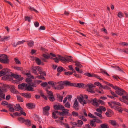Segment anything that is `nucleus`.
Masks as SVG:
<instances>
[{
  "instance_id": "obj_1",
  "label": "nucleus",
  "mask_w": 128,
  "mask_h": 128,
  "mask_svg": "<svg viewBox=\"0 0 128 128\" xmlns=\"http://www.w3.org/2000/svg\"><path fill=\"white\" fill-rule=\"evenodd\" d=\"M69 81L68 80L61 81L57 82V84H58L56 87H54L55 89L60 90L63 89L64 88L63 85H66V86H69Z\"/></svg>"
},
{
  "instance_id": "obj_2",
  "label": "nucleus",
  "mask_w": 128,
  "mask_h": 128,
  "mask_svg": "<svg viewBox=\"0 0 128 128\" xmlns=\"http://www.w3.org/2000/svg\"><path fill=\"white\" fill-rule=\"evenodd\" d=\"M0 62L6 64H9V60L8 57L7 55L4 54H0Z\"/></svg>"
},
{
  "instance_id": "obj_3",
  "label": "nucleus",
  "mask_w": 128,
  "mask_h": 128,
  "mask_svg": "<svg viewBox=\"0 0 128 128\" xmlns=\"http://www.w3.org/2000/svg\"><path fill=\"white\" fill-rule=\"evenodd\" d=\"M72 114L74 116H77L80 119L83 120L84 122H86L87 120V119L84 117V116L83 115H79L78 112L75 111H73L72 112Z\"/></svg>"
},
{
  "instance_id": "obj_4",
  "label": "nucleus",
  "mask_w": 128,
  "mask_h": 128,
  "mask_svg": "<svg viewBox=\"0 0 128 128\" xmlns=\"http://www.w3.org/2000/svg\"><path fill=\"white\" fill-rule=\"evenodd\" d=\"M118 95L122 96V101H124V100H126L128 101V94L124 90Z\"/></svg>"
},
{
  "instance_id": "obj_5",
  "label": "nucleus",
  "mask_w": 128,
  "mask_h": 128,
  "mask_svg": "<svg viewBox=\"0 0 128 128\" xmlns=\"http://www.w3.org/2000/svg\"><path fill=\"white\" fill-rule=\"evenodd\" d=\"M2 66L0 64V70L2 68ZM9 70L7 68H5L3 69L1 71H0V76H3L9 72Z\"/></svg>"
},
{
  "instance_id": "obj_6",
  "label": "nucleus",
  "mask_w": 128,
  "mask_h": 128,
  "mask_svg": "<svg viewBox=\"0 0 128 128\" xmlns=\"http://www.w3.org/2000/svg\"><path fill=\"white\" fill-rule=\"evenodd\" d=\"M50 107L48 106H47L43 108V114L44 115H46L48 116L49 115V110H50Z\"/></svg>"
},
{
  "instance_id": "obj_7",
  "label": "nucleus",
  "mask_w": 128,
  "mask_h": 128,
  "mask_svg": "<svg viewBox=\"0 0 128 128\" xmlns=\"http://www.w3.org/2000/svg\"><path fill=\"white\" fill-rule=\"evenodd\" d=\"M88 101L89 102L92 103L94 106H99V104L98 103L97 99L96 98H94L93 99L91 98L90 100H88Z\"/></svg>"
},
{
  "instance_id": "obj_8",
  "label": "nucleus",
  "mask_w": 128,
  "mask_h": 128,
  "mask_svg": "<svg viewBox=\"0 0 128 128\" xmlns=\"http://www.w3.org/2000/svg\"><path fill=\"white\" fill-rule=\"evenodd\" d=\"M32 72L36 75H38V74L37 72V71H39L40 70V67L38 66H32Z\"/></svg>"
},
{
  "instance_id": "obj_9",
  "label": "nucleus",
  "mask_w": 128,
  "mask_h": 128,
  "mask_svg": "<svg viewBox=\"0 0 128 128\" xmlns=\"http://www.w3.org/2000/svg\"><path fill=\"white\" fill-rule=\"evenodd\" d=\"M77 98L79 102L83 104V106L84 104H86L87 103L86 101L84 100V96L82 95H80V96L77 97Z\"/></svg>"
},
{
  "instance_id": "obj_10",
  "label": "nucleus",
  "mask_w": 128,
  "mask_h": 128,
  "mask_svg": "<svg viewBox=\"0 0 128 128\" xmlns=\"http://www.w3.org/2000/svg\"><path fill=\"white\" fill-rule=\"evenodd\" d=\"M69 86L78 87L79 88L82 87L84 86V84L82 83H70L69 82Z\"/></svg>"
},
{
  "instance_id": "obj_11",
  "label": "nucleus",
  "mask_w": 128,
  "mask_h": 128,
  "mask_svg": "<svg viewBox=\"0 0 128 128\" xmlns=\"http://www.w3.org/2000/svg\"><path fill=\"white\" fill-rule=\"evenodd\" d=\"M42 82V80H34L33 82H32L30 84L32 87H36L37 85L39 84Z\"/></svg>"
},
{
  "instance_id": "obj_12",
  "label": "nucleus",
  "mask_w": 128,
  "mask_h": 128,
  "mask_svg": "<svg viewBox=\"0 0 128 128\" xmlns=\"http://www.w3.org/2000/svg\"><path fill=\"white\" fill-rule=\"evenodd\" d=\"M62 112H59V115L62 116L68 115L69 113V110L64 108L62 109Z\"/></svg>"
},
{
  "instance_id": "obj_13",
  "label": "nucleus",
  "mask_w": 128,
  "mask_h": 128,
  "mask_svg": "<svg viewBox=\"0 0 128 128\" xmlns=\"http://www.w3.org/2000/svg\"><path fill=\"white\" fill-rule=\"evenodd\" d=\"M72 108L76 110H78L79 109L80 106L76 100L74 101Z\"/></svg>"
},
{
  "instance_id": "obj_14",
  "label": "nucleus",
  "mask_w": 128,
  "mask_h": 128,
  "mask_svg": "<svg viewBox=\"0 0 128 128\" xmlns=\"http://www.w3.org/2000/svg\"><path fill=\"white\" fill-rule=\"evenodd\" d=\"M112 87L115 90L117 89L118 90H116L115 92L116 93L118 94H120L121 92L123 90L116 86H114L113 85V86H112Z\"/></svg>"
},
{
  "instance_id": "obj_15",
  "label": "nucleus",
  "mask_w": 128,
  "mask_h": 128,
  "mask_svg": "<svg viewBox=\"0 0 128 128\" xmlns=\"http://www.w3.org/2000/svg\"><path fill=\"white\" fill-rule=\"evenodd\" d=\"M54 109L56 110H61L62 109L64 108V106L60 104L54 105Z\"/></svg>"
},
{
  "instance_id": "obj_16",
  "label": "nucleus",
  "mask_w": 128,
  "mask_h": 128,
  "mask_svg": "<svg viewBox=\"0 0 128 128\" xmlns=\"http://www.w3.org/2000/svg\"><path fill=\"white\" fill-rule=\"evenodd\" d=\"M26 84L24 83H22L21 84H19L18 85V88L20 89L25 90L24 87H26Z\"/></svg>"
},
{
  "instance_id": "obj_17",
  "label": "nucleus",
  "mask_w": 128,
  "mask_h": 128,
  "mask_svg": "<svg viewBox=\"0 0 128 128\" xmlns=\"http://www.w3.org/2000/svg\"><path fill=\"white\" fill-rule=\"evenodd\" d=\"M109 122L110 124L114 126H117V127H118L119 126V125L117 124L115 120H110L109 121Z\"/></svg>"
},
{
  "instance_id": "obj_18",
  "label": "nucleus",
  "mask_w": 128,
  "mask_h": 128,
  "mask_svg": "<svg viewBox=\"0 0 128 128\" xmlns=\"http://www.w3.org/2000/svg\"><path fill=\"white\" fill-rule=\"evenodd\" d=\"M32 87V86L30 85V84L28 86H27V85L26 86V87L25 88V90H27L28 91H34V90L33 88Z\"/></svg>"
},
{
  "instance_id": "obj_19",
  "label": "nucleus",
  "mask_w": 128,
  "mask_h": 128,
  "mask_svg": "<svg viewBox=\"0 0 128 128\" xmlns=\"http://www.w3.org/2000/svg\"><path fill=\"white\" fill-rule=\"evenodd\" d=\"M20 95L26 98H30L31 97V95L30 94L26 93H21Z\"/></svg>"
},
{
  "instance_id": "obj_20",
  "label": "nucleus",
  "mask_w": 128,
  "mask_h": 128,
  "mask_svg": "<svg viewBox=\"0 0 128 128\" xmlns=\"http://www.w3.org/2000/svg\"><path fill=\"white\" fill-rule=\"evenodd\" d=\"M26 106L28 108L30 109H32L35 108V106L32 103H28L26 104Z\"/></svg>"
},
{
  "instance_id": "obj_21",
  "label": "nucleus",
  "mask_w": 128,
  "mask_h": 128,
  "mask_svg": "<svg viewBox=\"0 0 128 128\" xmlns=\"http://www.w3.org/2000/svg\"><path fill=\"white\" fill-rule=\"evenodd\" d=\"M23 79V77H21V76L20 75V77L18 79V80H13L12 81L14 83H16V84H18L19 82V81H20L22 80Z\"/></svg>"
},
{
  "instance_id": "obj_22",
  "label": "nucleus",
  "mask_w": 128,
  "mask_h": 128,
  "mask_svg": "<svg viewBox=\"0 0 128 128\" xmlns=\"http://www.w3.org/2000/svg\"><path fill=\"white\" fill-rule=\"evenodd\" d=\"M96 122V120L94 119H93L92 120L90 121V124L92 126H94L95 127L96 126V124L95 123Z\"/></svg>"
},
{
  "instance_id": "obj_23",
  "label": "nucleus",
  "mask_w": 128,
  "mask_h": 128,
  "mask_svg": "<svg viewBox=\"0 0 128 128\" xmlns=\"http://www.w3.org/2000/svg\"><path fill=\"white\" fill-rule=\"evenodd\" d=\"M24 122H25V124L29 126H31V122L29 120H25Z\"/></svg>"
},
{
  "instance_id": "obj_24",
  "label": "nucleus",
  "mask_w": 128,
  "mask_h": 128,
  "mask_svg": "<svg viewBox=\"0 0 128 128\" xmlns=\"http://www.w3.org/2000/svg\"><path fill=\"white\" fill-rule=\"evenodd\" d=\"M57 96L58 99V100L60 102H62V101L63 96L60 95L59 94H57Z\"/></svg>"
},
{
  "instance_id": "obj_25",
  "label": "nucleus",
  "mask_w": 128,
  "mask_h": 128,
  "mask_svg": "<svg viewBox=\"0 0 128 128\" xmlns=\"http://www.w3.org/2000/svg\"><path fill=\"white\" fill-rule=\"evenodd\" d=\"M114 109L117 110L120 112H122V111L121 107L116 106H115Z\"/></svg>"
},
{
  "instance_id": "obj_26",
  "label": "nucleus",
  "mask_w": 128,
  "mask_h": 128,
  "mask_svg": "<svg viewBox=\"0 0 128 128\" xmlns=\"http://www.w3.org/2000/svg\"><path fill=\"white\" fill-rule=\"evenodd\" d=\"M7 90L6 88L4 86H2L1 88H0V92H6Z\"/></svg>"
},
{
  "instance_id": "obj_27",
  "label": "nucleus",
  "mask_w": 128,
  "mask_h": 128,
  "mask_svg": "<svg viewBox=\"0 0 128 128\" xmlns=\"http://www.w3.org/2000/svg\"><path fill=\"white\" fill-rule=\"evenodd\" d=\"M14 69L17 70L22 71L23 70V68L21 67L14 66Z\"/></svg>"
},
{
  "instance_id": "obj_28",
  "label": "nucleus",
  "mask_w": 128,
  "mask_h": 128,
  "mask_svg": "<svg viewBox=\"0 0 128 128\" xmlns=\"http://www.w3.org/2000/svg\"><path fill=\"white\" fill-rule=\"evenodd\" d=\"M58 58L59 59V60H60L62 62L64 61L65 62L66 60V58H65L64 57L61 56H60L59 55L58 56Z\"/></svg>"
},
{
  "instance_id": "obj_29",
  "label": "nucleus",
  "mask_w": 128,
  "mask_h": 128,
  "mask_svg": "<svg viewBox=\"0 0 128 128\" xmlns=\"http://www.w3.org/2000/svg\"><path fill=\"white\" fill-rule=\"evenodd\" d=\"M28 44V46H32L34 45V42L33 41L30 40L27 42Z\"/></svg>"
},
{
  "instance_id": "obj_30",
  "label": "nucleus",
  "mask_w": 128,
  "mask_h": 128,
  "mask_svg": "<svg viewBox=\"0 0 128 128\" xmlns=\"http://www.w3.org/2000/svg\"><path fill=\"white\" fill-rule=\"evenodd\" d=\"M36 63L38 65H40L41 64V60L38 58H36L35 59Z\"/></svg>"
},
{
  "instance_id": "obj_31",
  "label": "nucleus",
  "mask_w": 128,
  "mask_h": 128,
  "mask_svg": "<svg viewBox=\"0 0 128 128\" xmlns=\"http://www.w3.org/2000/svg\"><path fill=\"white\" fill-rule=\"evenodd\" d=\"M63 68L62 66H58L57 69V71L58 72H60L63 71Z\"/></svg>"
},
{
  "instance_id": "obj_32",
  "label": "nucleus",
  "mask_w": 128,
  "mask_h": 128,
  "mask_svg": "<svg viewBox=\"0 0 128 128\" xmlns=\"http://www.w3.org/2000/svg\"><path fill=\"white\" fill-rule=\"evenodd\" d=\"M10 36H4L3 38H2L0 40V41H3L5 40H7L9 39Z\"/></svg>"
},
{
  "instance_id": "obj_33",
  "label": "nucleus",
  "mask_w": 128,
  "mask_h": 128,
  "mask_svg": "<svg viewBox=\"0 0 128 128\" xmlns=\"http://www.w3.org/2000/svg\"><path fill=\"white\" fill-rule=\"evenodd\" d=\"M48 83L49 84L51 85L52 86H54L56 84V83L53 81H49L48 82Z\"/></svg>"
},
{
  "instance_id": "obj_34",
  "label": "nucleus",
  "mask_w": 128,
  "mask_h": 128,
  "mask_svg": "<svg viewBox=\"0 0 128 128\" xmlns=\"http://www.w3.org/2000/svg\"><path fill=\"white\" fill-rule=\"evenodd\" d=\"M101 128H109V126L107 124H101L100 125Z\"/></svg>"
},
{
  "instance_id": "obj_35",
  "label": "nucleus",
  "mask_w": 128,
  "mask_h": 128,
  "mask_svg": "<svg viewBox=\"0 0 128 128\" xmlns=\"http://www.w3.org/2000/svg\"><path fill=\"white\" fill-rule=\"evenodd\" d=\"M14 60L16 64H21V63L20 61L18 60V58H14Z\"/></svg>"
},
{
  "instance_id": "obj_36",
  "label": "nucleus",
  "mask_w": 128,
  "mask_h": 128,
  "mask_svg": "<svg viewBox=\"0 0 128 128\" xmlns=\"http://www.w3.org/2000/svg\"><path fill=\"white\" fill-rule=\"evenodd\" d=\"M5 94L3 92H0V97L4 99H5Z\"/></svg>"
},
{
  "instance_id": "obj_37",
  "label": "nucleus",
  "mask_w": 128,
  "mask_h": 128,
  "mask_svg": "<svg viewBox=\"0 0 128 128\" xmlns=\"http://www.w3.org/2000/svg\"><path fill=\"white\" fill-rule=\"evenodd\" d=\"M75 66H77L80 68L82 66L80 64V62H79L76 61L75 62Z\"/></svg>"
},
{
  "instance_id": "obj_38",
  "label": "nucleus",
  "mask_w": 128,
  "mask_h": 128,
  "mask_svg": "<svg viewBox=\"0 0 128 128\" xmlns=\"http://www.w3.org/2000/svg\"><path fill=\"white\" fill-rule=\"evenodd\" d=\"M94 114L95 115L98 116L99 117H100V118L101 119L104 118H102V115L101 114H100L99 113H98L96 112H94Z\"/></svg>"
},
{
  "instance_id": "obj_39",
  "label": "nucleus",
  "mask_w": 128,
  "mask_h": 128,
  "mask_svg": "<svg viewBox=\"0 0 128 128\" xmlns=\"http://www.w3.org/2000/svg\"><path fill=\"white\" fill-rule=\"evenodd\" d=\"M117 16L118 17L120 18H121L123 16V13L120 12L118 13Z\"/></svg>"
},
{
  "instance_id": "obj_40",
  "label": "nucleus",
  "mask_w": 128,
  "mask_h": 128,
  "mask_svg": "<svg viewBox=\"0 0 128 128\" xmlns=\"http://www.w3.org/2000/svg\"><path fill=\"white\" fill-rule=\"evenodd\" d=\"M46 91L48 95L50 96H53V94L52 92L48 91V90L47 88L46 89Z\"/></svg>"
},
{
  "instance_id": "obj_41",
  "label": "nucleus",
  "mask_w": 128,
  "mask_h": 128,
  "mask_svg": "<svg viewBox=\"0 0 128 128\" xmlns=\"http://www.w3.org/2000/svg\"><path fill=\"white\" fill-rule=\"evenodd\" d=\"M11 76L15 78L16 80H18V78L20 77V75L16 74H12Z\"/></svg>"
},
{
  "instance_id": "obj_42",
  "label": "nucleus",
  "mask_w": 128,
  "mask_h": 128,
  "mask_svg": "<svg viewBox=\"0 0 128 128\" xmlns=\"http://www.w3.org/2000/svg\"><path fill=\"white\" fill-rule=\"evenodd\" d=\"M17 100L19 102H22L23 101L22 98L19 96H17Z\"/></svg>"
},
{
  "instance_id": "obj_43",
  "label": "nucleus",
  "mask_w": 128,
  "mask_h": 128,
  "mask_svg": "<svg viewBox=\"0 0 128 128\" xmlns=\"http://www.w3.org/2000/svg\"><path fill=\"white\" fill-rule=\"evenodd\" d=\"M18 120L22 122H24L25 120L24 118L22 117L18 118Z\"/></svg>"
},
{
  "instance_id": "obj_44",
  "label": "nucleus",
  "mask_w": 128,
  "mask_h": 128,
  "mask_svg": "<svg viewBox=\"0 0 128 128\" xmlns=\"http://www.w3.org/2000/svg\"><path fill=\"white\" fill-rule=\"evenodd\" d=\"M64 106L68 108H70V104L69 102H67L64 104Z\"/></svg>"
},
{
  "instance_id": "obj_45",
  "label": "nucleus",
  "mask_w": 128,
  "mask_h": 128,
  "mask_svg": "<svg viewBox=\"0 0 128 128\" xmlns=\"http://www.w3.org/2000/svg\"><path fill=\"white\" fill-rule=\"evenodd\" d=\"M25 42V41L23 40L22 41H18L16 43V45H15L14 46V47H16L18 45L20 44H23V43H24V42Z\"/></svg>"
},
{
  "instance_id": "obj_46",
  "label": "nucleus",
  "mask_w": 128,
  "mask_h": 128,
  "mask_svg": "<svg viewBox=\"0 0 128 128\" xmlns=\"http://www.w3.org/2000/svg\"><path fill=\"white\" fill-rule=\"evenodd\" d=\"M73 72H64V74L66 75L70 76L72 74Z\"/></svg>"
},
{
  "instance_id": "obj_47",
  "label": "nucleus",
  "mask_w": 128,
  "mask_h": 128,
  "mask_svg": "<svg viewBox=\"0 0 128 128\" xmlns=\"http://www.w3.org/2000/svg\"><path fill=\"white\" fill-rule=\"evenodd\" d=\"M83 113L84 114V115H83L81 113H80V114L82 115H83L84 116H84H88V114L86 113V110L84 109L83 110Z\"/></svg>"
},
{
  "instance_id": "obj_48",
  "label": "nucleus",
  "mask_w": 128,
  "mask_h": 128,
  "mask_svg": "<svg viewBox=\"0 0 128 128\" xmlns=\"http://www.w3.org/2000/svg\"><path fill=\"white\" fill-rule=\"evenodd\" d=\"M88 116L89 117L92 118H96V116H94L90 113H89L88 114Z\"/></svg>"
},
{
  "instance_id": "obj_49",
  "label": "nucleus",
  "mask_w": 128,
  "mask_h": 128,
  "mask_svg": "<svg viewBox=\"0 0 128 128\" xmlns=\"http://www.w3.org/2000/svg\"><path fill=\"white\" fill-rule=\"evenodd\" d=\"M32 80L30 78H27L26 80V82L28 83H29L30 84V82H32Z\"/></svg>"
},
{
  "instance_id": "obj_50",
  "label": "nucleus",
  "mask_w": 128,
  "mask_h": 128,
  "mask_svg": "<svg viewBox=\"0 0 128 128\" xmlns=\"http://www.w3.org/2000/svg\"><path fill=\"white\" fill-rule=\"evenodd\" d=\"M39 73L40 74H42V75L44 76H46V73L44 71H42L40 70L39 71Z\"/></svg>"
},
{
  "instance_id": "obj_51",
  "label": "nucleus",
  "mask_w": 128,
  "mask_h": 128,
  "mask_svg": "<svg viewBox=\"0 0 128 128\" xmlns=\"http://www.w3.org/2000/svg\"><path fill=\"white\" fill-rule=\"evenodd\" d=\"M48 98L49 100L52 101H53L55 100L54 98L52 96H50L48 97Z\"/></svg>"
},
{
  "instance_id": "obj_52",
  "label": "nucleus",
  "mask_w": 128,
  "mask_h": 128,
  "mask_svg": "<svg viewBox=\"0 0 128 128\" xmlns=\"http://www.w3.org/2000/svg\"><path fill=\"white\" fill-rule=\"evenodd\" d=\"M52 118L55 119L57 118L58 117L56 115V114L53 112L52 113Z\"/></svg>"
},
{
  "instance_id": "obj_53",
  "label": "nucleus",
  "mask_w": 128,
  "mask_h": 128,
  "mask_svg": "<svg viewBox=\"0 0 128 128\" xmlns=\"http://www.w3.org/2000/svg\"><path fill=\"white\" fill-rule=\"evenodd\" d=\"M48 84L47 82H46L42 83L40 84L41 86L43 87H45Z\"/></svg>"
},
{
  "instance_id": "obj_54",
  "label": "nucleus",
  "mask_w": 128,
  "mask_h": 128,
  "mask_svg": "<svg viewBox=\"0 0 128 128\" xmlns=\"http://www.w3.org/2000/svg\"><path fill=\"white\" fill-rule=\"evenodd\" d=\"M108 104L109 106H110L112 108L114 109L116 106L112 105V103L110 102H108Z\"/></svg>"
},
{
  "instance_id": "obj_55",
  "label": "nucleus",
  "mask_w": 128,
  "mask_h": 128,
  "mask_svg": "<svg viewBox=\"0 0 128 128\" xmlns=\"http://www.w3.org/2000/svg\"><path fill=\"white\" fill-rule=\"evenodd\" d=\"M101 87L104 89L109 90L110 88H109L107 86H103L102 85V86H101Z\"/></svg>"
},
{
  "instance_id": "obj_56",
  "label": "nucleus",
  "mask_w": 128,
  "mask_h": 128,
  "mask_svg": "<svg viewBox=\"0 0 128 128\" xmlns=\"http://www.w3.org/2000/svg\"><path fill=\"white\" fill-rule=\"evenodd\" d=\"M93 77H95L96 78L99 79L100 80H102V79L99 76L96 75V74H93Z\"/></svg>"
},
{
  "instance_id": "obj_57",
  "label": "nucleus",
  "mask_w": 128,
  "mask_h": 128,
  "mask_svg": "<svg viewBox=\"0 0 128 128\" xmlns=\"http://www.w3.org/2000/svg\"><path fill=\"white\" fill-rule=\"evenodd\" d=\"M87 90L88 92H90L91 93H94L95 92L94 91H93L92 88H88L87 89Z\"/></svg>"
},
{
  "instance_id": "obj_58",
  "label": "nucleus",
  "mask_w": 128,
  "mask_h": 128,
  "mask_svg": "<svg viewBox=\"0 0 128 128\" xmlns=\"http://www.w3.org/2000/svg\"><path fill=\"white\" fill-rule=\"evenodd\" d=\"M94 74H91L90 73H87L86 74V75L87 76L89 77H93Z\"/></svg>"
},
{
  "instance_id": "obj_59",
  "label": "nucleus",
  "mask_w": 128,
  "mask_h": 128,
  "mask_svg": "<svg viewBox=\"0 0 128 128\" xmlns=\"http://www.w3.org/2000/svg\"><path fill=\"white\" fill-rule=\"evenodd\" d=\"M95 85L98 86H100L101 87L102 86V85L99 82H95L94 83Z\"/></svg>"
},
{
  "instance_id": "obj_60",
  "label": "nucleus",
  "mask_w": 128,
  "mask_h": 128,
  "mask_svg": "<svg viewBox=\"0 0 128 128\" xmlns=\"http://www.w3.org/2000/svg\"><path fill=\"white\" fill-rule=\"evenodd\" d=\"M1 104L3 106L6 105L8 104V102L6 101H3L2 102Z\"/></svg>"
},
{
  "instance_id": "obj_61",
  "label": "nucleus",
  "mask_w": 128,
  "mask_h": 128,
  "mask_svg": "<svg viewBox=\"0 0 128 128\" xmlns=\"http://www.w3.org/2000/svg\"><path fill=\"white\" fill-rule=\"evenodd\" d=\"M101 72L102 73V74H106L107 76H110L109 74L108 73L106 72V71L105 70H102Z\"/></svg>"
},
{
  "instance_id": "obj_62",
  "label": "nucleus",
  "mask_w": 128,
  "mask_h": 128,
  "mask_svg": "<svg viewBox=\"0 0 128 128\" xmlns=\"http://www.w3.org/2000/svg\"><path fill=\"white\" fill-rule=\"evenodd\" d=\"M81 120H78L77 121L78 124L80 125H82L83 123V121Z\"/></svg>"
},
{
  "instance_id": "obj_63",
  "label": "nucleus",
  "mask_w": 128,
  "mask_h": 128,
  "mask_svg": "<svg viewBox=\"0 0 128 128\" xmlns=\"http://www.w3.org/2000/svg\"><path fill=\"white\" fill-rule=\"evenodd\" d=\"M25 20L28 21V22H30V17L28 16H25Z\"/></svg>"
},
{
  "instance_id": "obj_64",
  "label": "nucleus",
  "mask_w": 128,
  "mask_h": 128,
  "mask_svg": "<svg viewBox=\"0 0 128 128\" xmlns=\"http://www.w3.org/2000/svg\"><path fill=\"white\" fill-rule=\"evenodd\" d=\"M13 114L15 116H20L21 115V114L20 112L19 113L18 112H16L15 113H14Z\"/></svg>"
}]
</instances>
